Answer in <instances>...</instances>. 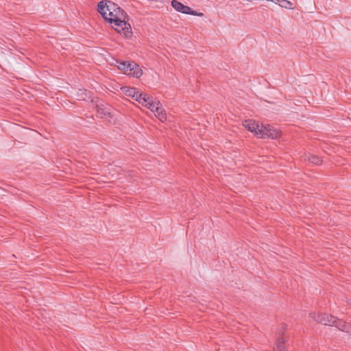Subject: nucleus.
<instances>
[{
	"instance_id": "obj_7",
	"label": "nucleus",
	"mask_w": 351,
	"mask_h": 351,
	"mask_svg": "<svg viewBox=\"0 0 351 351\" xmlns=\"http://www.w3.org/2000/svg\"><path fill=\"white\" fill-rule=\"evenodd\" d=\"M171 6L178 12L183 14H188L191 11V8L184 5L177 0H172L171 2Z\"/></svg>"
},
{
	"instance_id": "obj_1",
	"label": "nucleus",
	"mask_w": 351,
	"mask_h": 351,
	"mask_svg": "<svg viewBox=\"0 0 351 351\" xmlns=\"http://www.w3.org/2000/svg\"><path fill=\"white\" fill-rule=\"evenodd\" d=\"M105 21H108L111 25L114 24V26H123L122 30L125 32V37L128 38L132 37V28L130 24L128 23L129 16L119 6L117 5L114 13L110 14V17H108Z\"/></svg>"
},
{
	"instance_id": "obj_15",
	"label": "nucleus",
	"mask_w": 351,
	"mask_h": 351,
	"mask_svg": "<svg viewBox=\"0 0 351 351\" xmlns=\"http://www.w3.org/2000/svg\"><path fill=\"white\" fill-rule=\"evenodd\" d=\"M276 3L278 4L282 8L291 9L293 3L287 0H276Z\"/></svg>"
},
{
	"instance_id": "obj_14",
	"label": "nucleus",
	"mask_w": 351,
	"mask_h": 351,
	"mask_svg": "<svg viewBox=\"0 0 351 351\" xmlns=\"http://www.w3.org/2000/svg\"><path fill=\"white\" fill-rule=\"evenodd\" d=\"M141 93L136 88H129L126 90V95L135 98L136 101L138 100V95H141Z\"/></svg>"
},
{
	"instance_id": "obj_6",
	"label": "nucleus",
	"mask_w": 351,
	"mask_h": 351,
	"mask_svg": "<svg viewBox=\"0 0 351 351\" xmlns=\"http://www.w3.org/2000/svg\"><path fill=\"white\" fill-rule=\"evenodd\" d=\"M116 64L115 66H117V68L121 70L123 73H124L125 75H130L131 74V62L130 61H122L116 60H115Z\"/></svg>"
},
{
	"instance_id": "obj_10",
	"label": "nucleus",
	"mask_w": 351,
	"mask_h": 351,
	"mask_svg": "<svg viewBox=\"0 0 351 351\" xmlns=\"http://www.w3.org/2000/svg\"><path fill=\"white\" fill-rule=\"evenodd\" d=\"M97 112L99 114L101 118H104L106 117H110V108L109 106H105L104 104H97L96 106Z\"/></svg>"
},
{
	"instance_id": "obj_9",
	"label": "nucleus",
	"mask_w": 351,
	"mask_h": 351,
	"mask_svg": "<svg viewBox=\"0 0 351 351\" xmlns=\"http://www.w3.org/2000/svg\"><path fill=\"white\" fill-rule=\"evenodd\" d=\"M156 112V116L161 121H164L166 120V113L165 110L162 108L161 104L158 101L155 105V108H154V111Z\"/></svg>"
},
{
	"instance_id": "obj_17",
	"label": "nucleus",
	"mask_w": 351,
	"mask_h": 351,
	"mask_svg": "<svg viewBox=\"0 0 351 351\" xmlns=\"http://www.w3.org/2000/svg\"><path fill=\"white\" fill-rule=\"evenodd\" d=\"M112 27H114L115 30L121 34H123L124 36H125V32L123 30H122V28L123 27V26H114V25H112Z\"/></svg>"
},
{
	"instance_id": "obj_5",
	"label": "nucleus",
	"mask_w": 351,
	"mask_h": 351,
	"mask_svg": "<svg viewBox=\"0 0 351 351\" xmlns=\"http://www.w3.org/2000/svg\"><path fill=\"white\" fill-rule=\"evenodd\" d=\"M137 101L143 106L147 107L151 111H154L155 105L158 101L147 93H142L141 95H138Z\"/></svg>"
},
{
	"instance_id": "obj_11",
	"label": "nucleus",
	"mask_w": 351,
	"mask_h": 351,
	"mask_svg": "<svg viewBox=\"0 0 351 351\" xmlns=\"http://www.w3.org/2000/svg\"><path fill=\"white\" fill-rule=\"evenodd\" d=\"M131 74L130 75L136 78L140 77L143 75V71L139 65L134 62H131Z\"/></svg>"
},
{
	"instance_id": "obj_4",
	"label": "nucleus",
	"mask_w": 351,
	"mask_h": 351,
	"mask_svg": "<svg viewBox=\"0 0 351 351\" xmlns=\"http://www.w3.org/2000/svg\"><path fill=\"white\" fill-rule=\"evenodd\" d=\"M259 135L263 138L275 139L279 136L280 132L270 125H261V129L258 130Z\"/></svg>"
},
{
	"instance_id": "obj_3",
	"label": "nucleus",
	"mask_w": 351,
	"mask_h": 351,
	"mask_svg": "<svg viewBox=\"0 0 351 351\" xmlns=\"http://www.w3.org/2000/svg\"><path fill=\"white\" fill-rule=\"evenodd\" d=\"M310 317H312L316 322L322 324L325 326H333L337 322V317L332 315H327L326 313H311Z\"/></svg>"
},
{
	"instance_id": "obj_16",
	"label": "nucleus",
	"mask_w": 351,
	"mask_h": 351,
	"mask_svg": "<svg viewBox=\"0 0 351 351\" xmlns=\"http://www.w3.org/2000/svg\"><path fill=\"white\" fill-rule=\"evenodd\" d=\"M308 160L311 163H313L315 165H320L322 162V160L321 158L316 155H311L308 156Z\"/></svg>"
},
{
	"instance_id": "obj_8",
	"label": "nucleus",
	"mask_w": 351,
	"mask_h": 351,
	"mask_svg": "<svg viewBox=\"0 0 351 351\" xmlns=\"http://www.w3.org/2000/svg\"><path fill=\"white\" fill-rule=\"evenodd\" d=\"M243 125L249 131L254 132L256 135H259L258 130L261 129V127L257 123H256L254 121L245 120L243 122Z\"/></svg>"
},
{
	"instance_id": "obj_13",
	"label": "nucleus",
	"mask_w": 351,
	"mask_h": 351,
	"mask_svg": "<svg viewBox=\"0 0 351 351\" xmlns=\"http://www.w3.org/2000/svg\"><path fill=\"white\" fill-rule=\"evenodd\" d=\"M285 344V339L283 335H280L276 340L274 351H287Z\"/></svg>"
},
{
	"instance_id": "obj_19",
	"label": "nucleus",
	"mask_w": 351,
	"mask_h": 351,
	"mask_svg": "<svg viewBox=\"0 0 351 351\" xmlns=\"http://www.w3.org/2000/svg\"><path fill=\"white\" fill-rule=\"evenodd\" d=\"M79 99L85 100V97H81V98H80Z\"/></svg>"
},
{
	"instance_id": "obj_12",
	"label": "nucleus",
	"mask_w": 351,
	"mask_h": 351,
	"mask_svg": "<svg viewBox=\"0 0 351 351\" xmlns=\"http://www.w3.org/2000/svg\"><path fill=\"white\" fill-rule=\"evenodd\" d=\"M336 328H337L339 330L343 331V332H348L349 329L350 328L351 326L349 323H347L346 322L339 319L337 318V322H335V324L333 325Z\"/></svg>"
},
{
	"instance_id": "obj_18",
	"label": "nucleus",
	"mask_w": 351,
	"mask_h": 351,
	"mask_svg": "<svg viewBox=\"0 0 351 351\" xmlns=\"http://www.w3.org/2000/svg\"><path fill=\"white\" fill-rule=\"evenodd\" d=\"M187 14L198 16H202L204 15V14L202 12H198L197 11L193 10L191 8V11L189 12H188Z\"/></svg>"
},
{
	"instance_id": "obj_2",
	"label": "nucleus",
	"mask_w": 351,
	"mask_h": 351,
	"mask_svg": "<svg viewBox=\"0 0 351 351\" xmlns=\"http://www.w3.org/2000/svg\"><path fill=\"white\" fill-rule=\"evenodd\" d=\"M117 4L109 0H103L97 4V11L104 20L110 17V14H112L117 9Z\"/></svg>"
}]
</instances>
